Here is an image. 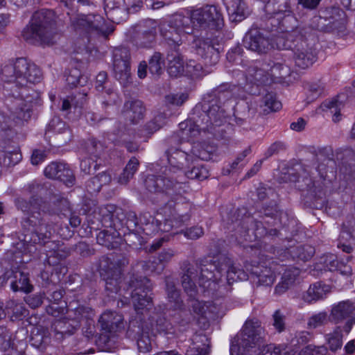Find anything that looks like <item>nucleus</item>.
Segmentation results:
<instances>
[{"mask_svg":"<svg viewBox=\"0 0 355 355\" xmlns=\"http://www.w3.org/2000/svg\"><path fill=\"white\" fill-rule=\"evenodd\" d=\"M70 21L75 31L85 33L89 37H107L114 30L113 26H106L103 18L99 15L72 14Z\"/></svg>","mask_w":355,"mask_h":355,"instance_id":"14","label":"nucleus"},{"mask_svg":"<svg viewBox=\"0 0 355 355\" xmlns=\"http://www.w3.org/2000/svg\"><path fill=\"white\" fill-rule=\"evenodd\" d=\"M265 4L264 10L269 17H279L291 10L290 0H260Z\"/></svg>","mask_w":355,"mask_h":355,"instance_id":"37","label":"nucleus"},{"mask_svg":"<svg viewBox=\"0 0 355 355\" xmlns=\"http://www.w3.org/2000/svg\"><path fill=\"white\" fill-rule=\"evenodd\" d=\"M196 265L200 269V286L204 288L205 292L216 297L226 295L234 282L246 280L249 277L247 272L235 266L232 259L224 254L209 260H199Z\"/></svg>","mask_w":355,"mask_h":355,"instance_id":"4","label":"nucleus"},{"mask_svg":"<svg viewBox=\"0 0 355 355\" xmlns=\"http://www.w3.org/2000/svg\"><path fill=\"white\" fill-rule=\"evenodd\" d=\"M158 219L153 217L149 212L141 213L139 216L138 230H141L147 235L156 234Z\"/></svg>","mask_w":355,"mask_h":355,"instance_id":"45","label":"nucleus"},{"mask_svg":"<svg viewBox=\"0 0 355 355\" xmlns=\"http://www.w3.org/2000/svg\"><path fill=\"white\" fill-rule=\"evenodd\" d=\"M12 344V332L6 327L0 326V350L10 349Z\"/></svg>","mask_w":355,"mask_h":355,"instance_id":"61","label":"nucleus"},{"mask_svg":"<svg viewBox=\"0 0 355 355\" xmlns=\"http://www.w3.org/2000/svg\"><path fill=\"white\" fill-rule=\"evenodd\" d=\"M220 33L214 32L205 35L194 36L191 48L207 65L216 64L220 59Z\"/></svg>","mask_w":355,"mask_h":355,"instance_id":"15","label":"nucleus"},{"mask_svg":"<svg viewBox=\"0 0 355 355\" xmlns=\"http://www.w3.org/2000/svg\"><path fill=\"white\" fill-rule=\"evenodd\" d=\"M42 189V184L32 182L26 188L31 194L29 199L17 197L15 200L17 209L28 215L21 221L19 239L23 242L42 245L49 243L51 232L44 216H58L60 218L69 216V223L72 227L80 225V217L71 214L70 202L67 198L55 195L46 200L37 195Z\"/></svg>","mask_w":355,"mask_h":355,"instance_id":"2","label":"nucleus"},{"mask_svg":"<svg viewBox=\"0 0 355 355\" xmlns=\"http://www.w3.org/2000/svg\"><path fill=\"white\" fill-rule=\"evenodd\" d=\"M1 78L4 82L3 94L14 98L10 105L12 118L0 110V137L6 144L17 135L15 127L23 125L31 119L33 101L37 98V94L28 88V84L40 83L42 73L35 64L19 58L1 68Z\"/></svg>","mask_w":355,"mask_h":355,"instance_id":"1","label":"nucleus"},{"mask_svg":"<svg viewBox=\"0 0 355 355\" xmlns=\"http://www.w3.org/2000/svg\"><path fill=\"white\" fill-rule=\"evenodd\" d=\"M224 2L232 21H241L250 14L245 0H224Z\"/></svg>","mask_w":355,"mask_h":355,"instance_id":"33","label":"nucleus"},{"mask_svg":"<svg viewBox=\"0 0 355 355\" xmlns=\"http://www.w3.org/2000/svg\"><path fill=\"white\" fill-rule=\"evenodd\" d=\"M268 74L257 64L250 65L246 71V80L259 87L268 83Z\"/></svg>","mask_w":355,"mask_h":355,"instance_id":"42","label":"nucleus"},{"mask_svg":"<svg viewBox=\"0 0 355 355\" xmlns=\"http://www.w3.org/2000/svg\"><path fill=\"white\" fill-rule=\"evenodd\" d=\"M330 17L329 19V33L342 35L346 31L347 17L345 12L338 7L329 8Z\"/></svg>","mask_w":355,"mask_h":355,"instance_id":"31","label":"nucleus"},{"mask_svg":"<svg viewBox=\"0 0 355 355\" xmlns=\"http://www.w3.org/2000/svg\"><path fill=\"white\" fill-rule=\"evenodd\" d=\"M132 302L137 312V316L130 320L126 332L128 338L136 340L140 352L146 353L151 349L150 327L148 322L141 315L152 305V284L146 277L132 272L129 282Z\"/></svg>","mask_w":355,"mask_h":355,"instance_id":"5","label":"nucleus"},{"mask_svg":"<svg viewBox=\"0 0 355 355\" xmlns=\"http://www.w3.org/2000/svg\"><path fill=\"white\" fill-rule=\"evenodd\" d=\"M250 279L258 286H270L275 281V275L269 268L255 267L250 272Z\"/></svg>","mask_w":355,"mask_h":355,"instance_id":"39","label":"nucleus"},{"mask_svg":"<svg viewBox=\"0 0 355 355\" xmlns=\"http://www.w3.org/2000/svg\"><path fill=\"white\" fill-rule=\"evenodd\" d=\"M130 53L124 46L116 47L113 50V71L114 77L121 83L128 82L130 76Z\"/></svg>","mask_w":355,"mask_h":355,"instance_id":"20","label":"nucleus"},{"mask_svg":"<svg viewBox=\"0 0 355 355\" xmlns=\"http://www.w3.org/2000/svg\"><path fill=\"white\" fill-rule=\"evenodd\" d=\"M290 253L294 259L307 261L310 260L315 254V249L309 245H299L293 248Z\"/></svg>","mask_w":355,"mask_h":355,"instance_id":"51","label":"nucleus"},{"mask_svg":"<svg viewBox=\"0 0 355 355\" xmlns=\"http://www.w3.org/2000/svg\"><path fill=\"white\" fill-rule=\"evenodd\" d=\"M123 318L116 311H105L100 317L98 323L106 333L117 331L123 326Z\"/></svg>","mask_w":355,"mask_h":355,"instance_id":"32","label":"nucleus"},{"mask_svg":"<svg viewBox=\"0 0 355 355\" xmlns=\"http://www.w3.org/2000/svg\"><path fill=\"white\" fill-rule=\"evenodd\" d=\"M329 292V286L316 282L309 286V289L302 294V298L305 302L312 304L324 299Z\"/></svg>","mask_w":355,"mask_h":355,"instance_id":"38","label":"nucleus"},{"mask_svg":"<svg viewBox=\"0 0 355 355\" xmlns=\"http://www.w3.org/2000/svg\"><path fill=\"white\" fill-rule=\"evenodd\" d=\"M44 175L52 180L62 182L68 187L73 186L76 178L69 164L62 162H52L47 165L44 171Z\"/></svg>","mask_w":355,"mask_h":355,"instance_id":"23","label":"nucleus"},{"mask_svg":"<svg viewBox=\"0 0 355 355\" xmlns=\"http://www.w3.org/2000/svg\"><path fill=\"white\" fill-rule=\"evenodd\" d=\"M194 162L198 159L208 161L210 159L209 154L206 148V143L196 144L191 150Z\"/></svg>","mask_w":355,"mask_h":355,"instance_id":"60","label":"nucleus"},{"mask_svg":"<svg viewBox=\"0 0 355 355\" xmlns=\"http://www.w3.org/2000/svg\"><path fill=\"white\" fill-rule=\"evenodd\" d=\"M175 252L172 249H164L157 254L151 261V267L158 273L164 270L166 266L171 261Z\"/></svg>","mask_w":355,"mask_h":355,"instance_id":"46","label":"nucleus"},{"mask_svg":"<svg viewBox=\"0 0 355 355\" xmlns=\"http://www.w3.org/2000/svg\"><path fill=\"white\" fill-rule=\"evenodd\" d=\"M193 26L198 28L217 30L223 25L220 12L215 6L207 5L192 10Z\"/></svg>","mask_w":355,"mask_h":355,"instance_id":"17","label":"nucleus"},{"mask_svg":"<svg viewBox=\"0 0 355 355\" xmlns=\"http://www.w3.org/2000/svg\"><path fill=\"white\" fill-rule=\"evenodd\" d=\"M87 89L84 88L81 92L69 97L67 99H64L62 103L61 110L63 112H68L71 105L75 107H82L87 101Z\"/></svg>","mask_w":355,"mask_h":355,"instance_id":"47","label":"nucleus"},{"mask_svg":"<svg viewBox=\"0 0 355 355\" xmlns=\"http://www.w3.org/2000/svg\"><path fill=\"white\" fill-rule=\"evenodd\" d=\"M166 27L162 29V35L168 40L169 49L167 52L166 60L168 61V73L171 77H178L183 74L184 71V56L182 55L180 46V40L178 35L174 37L171 35V32L166 31Z\"/></svg>","mask_w":355,"mask_h":355,"instance_id":"16","label":"nucleus"},{"mask_svg":"<svg viewBox=\"0 0 355 355\" xmlns=\"http://www.w3.org/2000/svg\"><path fill=\"white\" fill-rule=\"evenodd\" d=\"M58 33L55 15L52 10L40 9L34 12L20 37L33 45H52Z\"/></svg>","mask_w":355,"mask_h":355,"instance_id":"6","label":"nucleus"},{"mask_svg":"<svg viewBox=\"0 0 355 355\" xmlns=\"http://www.w3.org/2000/svg\"><path fill=\"white\" fill-rule=\"evenodd\" d=\"M330 17L329 8L322 11L319 16H314L309 25L304 26V35L309 37V35H317L316 31L329 33L330 28L329 19Z\"/></svg>","mask_w":355,"mask_h":355,"instance_id":"28","label":"nucleus"},{"mask_svg":"<svg viewBox=\"0 0 355 355\" xmlns=\"http://www.w3.org/2000/svg\"><path fill=\"white\" fill-rule=\"evenodd\" d=\"M318 39L316 35H309V37L302 35L291 42H284L282 49H290L293 52V60L297 67L306 69L316 61L317 51L315 45Z\"/></svg>","mask_w":355,"mask_h":355,"instance_id":"10","label":"nucleus"},{"mask_svg":"<svg viewBox=\"0 0 355 355\" xmlns=\"http://www.w3.org/2000/svg\"><path fill=\"white\" fill-rule=\"evenodd\" d=\"M262 103L267 107L264 111L276 112L282 107V103L277 99L276 94L268 92L262 98Z\"/></svg>","mask_w":355,"mask_h":355,"instance_id":"59","label":"nucleus"},{"mask_svg":"<svg viewBox=\"0 0 355 355\" xmlns=\"http://www.w3.org/2000/svg\"><path fill=\"white\" fill-rule=\"evenodd\" d=\"M46 132H53L56 134H65L67 137L64 142L67 143L71 139V131L67 126L64 121L58 117H55L49 122Z\"/></svg>","mask_w":355,"mask_h":355,"instance_id":"52","label":"nucleus"},{"mask_svg":"<svg viewBox=\"0 0 355 355\" xmlns=\"http://www.w3.org/2000/svg\"><path fill=\"white\" fill-rule=\"evenodd\" d=\"M245 209H238L231 216L232 230L240 242H252L268 235L267 223L261 218L246 215Z\"/></svg>","mask_w":355,"mask_h":355,"instance_id":"9","label":"nucleus"},{"mask_svg":"<svg viewBox=\"0 0 355 355\" xmlns=\"http://www.w3.org/2000/svg\"><path fill=\"white\" fill-rule=\"evenodd\" d=\"M148 326L151 334H154L156 332L168 334L170 333L171 330L173 329L171 323L165 318L160 315L157 316L155 320H152Z\"/></svg>","mask_w":355,"mask_h":355,"instance_id":"54","label":"nucleus"},{"mask_svg":"<svg viewBox=\"0 0 355 355\" xmlns=\"http://www.w3.org/2000/svg\"><path fill=\"white\" fill-rule=\"evenodd\" d=\"M67 318L56 320L52 324L55 335H60L62 338L64 336H71L78 329L81 322L85 320L89 325L87 333L92 336L94 332V310L84 305L78 304L76 302H71L67 306Z\"/></svg>","mask_w":355,"mask_h":355,"instance_id":"8","label":"nucleus"},{"mask_svg":"<svg viewBox=\"0 0 355 355\" xmlns=\"http://www.w3.org/2000/svg\"><path fill=\"white\" fill-rule=\"evenodd\" d=\"M165 26L166 31H171L172 33L171 35L175 37L176 34L178 35V40L182 44L180 38V33H184L186 34H191L193 32V28H196L193 26V19L192 18V12L189 17L183 15H177L172 20L168 23H164L161 25L160 33H162V28Z\"/></svg>","mask_w":355,"mask_h":355,"instance_id":"24","label":"nucleus"},{"mask_svg":"<svg viewBox=\"0 0 355 355\" xmlns=\"http://www.w3.org/2000/svg\"><path fill=\"white\" fill-rule=\"evenodd\" d=\"M128 263L129 259L124 255L102 256L99 259L98 271L107 291L116 293L119 291L123 270Z\"/></svg>","mask_w":355,"mask_h":355,"instance_id":"11","label":"nucleus"},{"mask_svg":"<svg viewBox=\"0 0 355 355\" xmlns=\"http://www.w3.org/2000/svg\"><path fill=\"white\" fill-rule=\"evenodd\" d=\"M67 84L69 85L70 88L77 87L78 86H80L84 88H87L88 90V87H85L87 82L88 78L87 76L83 75L80 70L78 69H72L69 71V74L66 78Z\"/></svg>","mask_w":355,"mask_h":355,"instance_id":"49","label":"nucleus"},{"mask_svg":"<svg viewBox=\"0 0 355 355\" xmlns=\"http://www.w3.org/2000/svg\"><path fill=\"white\" fill-rule=\"evenodd\" d=\"M33 285L31 284L28 273L14 270V275L10 288L12 291L30 293L33 291Z\"/></svg>","mask_w":355,"mask_h":355,"instance_id":"40","label":"nucleus"},{"mask_svg":"<svg viewBox=\"0 0 355 355\" xmlns=\"http://www.w3.org/2000/svg\"><path fill=\"white\" fill-rule=\"evenodd\" d=\"M189 220V216L181 215L178 216H173V218H166L163 222L157 220V232H169L175 228H178L182 225L185 222Z\"/></svg>","mask_w":355,"mask_h":355,"instance_id":"43","label":"nucleus"},{"mask_svg":"<svg viewBox=\"0 0 355 355\" xmlns=\"http://www.w3.org/2000/svg\"><path fill=\"white\" fill-rule=\"evenodd\" d=\"M340 172L346 181L355 180V156H352L347 162H342Z\"/></svg>","mask_w":355,"mask_h":355,"instance_id":"57","label":"nucleus"},{"mask_svg":"<svg viewBox=\"0 0 355 355\" xmlns=\"http://www.w3.org/2000/svg\"><path fill=\"white\" fill-rule=\"evenodd\" d=\"M297 21L292 14V10L277 17H268L262 28L268 32H280L284 37L279 38L277 44L291 42L304 35V26H297Z\"/></svg>","mask_w":355,"mask_h":355,"instance_id":"12","label":"nucleus"},{"mask_svg":"<svg viewBox=\"0 0 355 355\" xmlns=\"http://www.w3.org/2000/svg\"><path fill=\"white\" fill-rule=\"evenodd\" d=\"M271 73L273 76L278 78H286L291 74V69L288 66L277 62L271 67Z\"/></svg>","mask_w":355,"mask_h":355,"instance_id":"63","label":"nucleus"},{"mask_svg":"<svg viewBox=\"0 0 355 355\" xmlns=\"http://www.w3.org/2000/svg\"><path fill=\"white\" fill-rule=\"evenodd\" d=\"M235 88L234 85L224 83L207 94L193 109L190 119L180 123L182 137H195L204 131L216 139H225L227 114L223 105L233 97Z\"/></svg>","mask_w":355,"mask_h":355,"instance_id":"3","label":"nucleus"},{"mask_svg":"<svg viewBox=\"0 0 355 355\" xmlns=\"http://www.w3.org/2000/svg\"><path fill=\"white\" fill-rule=\"evenodd\" d=\"M122 113L125 118L130 121V123L137 124L140 120L144 119L146 113V107L143 102L140 100H129L125 102Z\"/></svg>","mask_w":355,"mask_h":355,"instance_id":"29","label":"nucleus"},{"mask_svg":"<svg viewBox=\"0 0 355 355\" xmlns=\"http://www.w3.org/2000/svg\"><path fill=\"white\" fill-rule=\"evenodd\" d=\"M258 217L269 225H275L277 222L282 223V215L283 211L279 208L275 200H272L269 204L264 205L261 209L257 211Z\"/></svg>","mask_w":355,"mask_h":355,"instance_id":"30","label":"nucleus"},{"mask_svg":"<svg viewBox=\"0 0 355 355\" xmlns=\"http://www.w3.org/2000/svg\"><path fill=\"white\" fill-rule=\"evenodd\" d=\"M146 189L151 193L166 192L169 195H182L186 192L183 173L173 176L165 170L164 175H149L145 180Z\"/></svg>","mask_w":355,"mask_h":355,"instance_id":"13","label":"nucleus"},{"mask_svg":"<svg viewBox=\"0 0 355 355\" xmlns=\"http://www.w3.org/2000/svg\"><path fill=\"white\" fill-rule=\"evenodd\" d=\"M192 343L187 349L186 355H207L208 353V341L204 334H195L191 338Z\"/></svg>","mask_w":355,"mask_h":355,"instance_id":"41","label":"nucleus"},{"mask_svg":"<svg viewBox=\"0 0 355 355\" xmlns=\"http://www.w3.org/2000/svg\"><path fill=\"white\" fill-rule=\"evenodd\" d=\"M50 337L44 331L35 329L31 331V345L40 350H44L50 343Z\"/></svg>","mask_w":355,"mask_h":355,"instance_id":"53","label":"nucleus"},{"mask_svg":"<svg viewBox=\"0 0 355 355\" xmlns=\"http://www.w3.org/2000/svg\"><path fill=\"white\" fill-rule=\"evenodd\" d=\"M265 331L256 318L246 320L240 334L232 340L231 355H260L265 343Z\"/></svg>","mask_w":355,"mask_h":355,"instance_id":"7","label":"nucleus"},{"mask_svg":"<svg viewBox=\"0 0 355 355\" xmlns=\"http://www.w3.org/2000/svg\"><path fill=\"white\" fill-rule=\"evenodd\" d=\"M24 243L27 245H34L33 243H28L26 242H24ZM38 245L41 246H46L47 248H49V250H46V252H50L60 261L66 259L69 255V250L59 248L58 245L54 241H52L51 239H49V243H45L44 245Z\"/></svg>","mask_w":355,"mask_h":355,"instance_id":"58","label":"nucleus"},{"mask_svg":"<svg viewBox=\"0 0 355 355\" xmlns=\"http://www.w3.org/2000/svg\"><path fill=\"white\" fill-rule=\"evenodd\" d=\"M340 236L341 241L355 243V218L353 216H348L343 222Z\"/></svg>","mask_w":355,"mask_h":355,"instance_id":"50","label":"nucleus"},{"mask_svg":"<svg viewBox=\"0 0 355 355\" xmlns=\"http://www.w3.org/2000/svg\"><path fill=\"white\" fill-rule=\"evenodd\" d=\"M97 243L107 249L119 248L122 239L119 233L114 229L103 230L96 235Z\"/></svg>","mask_w":355,"mask_h":355,"instance_id":"36","label":"nucleus"},{"mask_svg":"<svg viewBox=\"0 0 355 355\" xmlns=\"http://www.w3.org/2000/svg\"><path fill=\"white\" fill-rule=\"evenodd\" d=\"M107 74L105 71H101L96 76L95 87L97 91L103 92L105 90V93L109 96L108 100H105L102 103L103 108L107 109L113 107L116 103L117 95L111 88H107Z\"/></svg>","mask_w":355,"mask_h":355,"instance_id":"35","label":"nucleus"},{"mask_svg":"<svg viewBox=\"0 0 355 355\" xmlns=\"http://www.w3.org/2000/svg\"><path fill=\"white\" fill-rule=\"evenodd\" d=\"M272 326L275 329L282 333L286 329V315L279 310H276L272 315Z\"/></svg>","mask_w":355,"mask_h":355,"instance_id":"62","label":"nucleus"},{"mask_svg":"<svg viewBox=\"0 0 355 355\" xmlns=\"http://www.w3.org/2000/svg\"><path fill=\"white\" fill-rule=\"evenodd\" d=\"M157 31L155 26H139L131 37V42L138 49H150L156 44Z\"/></svg>","mask_w":355,"mask_h":355,"instance_id":"25","label":"nucleus"},{"mask_svg":"<svg viewBox=\"0 0 355 355\" xmlns=\"http://www.w3.org/2000/svg\"><path fill=\"white\" fill-rule=\"evenodd\" d=\"M165 123V117L163 114H158L151 121L146 123L144 127L139 129L138 135L139 137H150L156 131L159 130Z\"/></svg>","mask_w":355,"mask_h":355,"instance_id":"44","label":"nucleus"},{"mask_svg":"<svg viewBox=\"0 0 355 355\" xmlns=\"http://www.w3.org/2000/svg\"><path fill=\"white\" fill-rule=\"evenodd\" d=\"M330 317L336 324L345 322L343 330L349 334L355 324V302L347 300L335 304L331 309Z\"/></svg>","mask_w":355,"mask_h":355,"instance_id":"19","label":"nucleus"},{"mask_svg":"<svg viewBox=\"0 0 355 355\" xmlns=\"http://www.w3.org/2000/svg\"><path fill=\"white\" fill-rule=\"evenodd\" d=\"M261 28H252L245 34L243 40V46L258 54H266L271 49L269 37L265 35Z\"/></svg>","mask_w":355,"mask_h":355,"instance_id":"22","label":"nucleus"},{"mask_svg":"<svg viewBox=\"0 0 355 355\" xmlns=\"http://www.w3.org/2000/svg\"><path fill=\"white\" fill-rule=\"evenodd\" d=\"M169 167L166 169L173 176H179L181 173L184 174V170L186 168H190L194 163L191 153H186L181 149L170 148L166 152Z\"/></svg>","mask_w":355,"mask_h":355,"instance_id":"21","label":"nucleus"},{"mask_svg":"<svg viewBox=\"0 0 355 355\" xmlns=\"http://www.w3.org/2000/svg\"><path fill=\"white\" fill-rule=\"evenodd\" d=\"M180 269L181 282L184 291L188 296H195L198 293L194 283L198 274L196 268L189 261H185L182 263Z\"/></svg>","mask_w":355,"mask_h":355,"instance_id":"26","label":"nucleus"},{"mask_svg":"<svg viewBox=\"0 0 355 355\" xmlns=\"http://www.w3.org/2000/svg\"><path fill=\"white\" fill-rule=\"evenodd\" d=\"M104 9L107 19L115 24L125 21L130 13L121 0H105Z\"/></svg>","mask_w":355,"mask_h":355,"instance_id":"27","label":"nucleus"},{"mask_svg":"<svg viewBox=\"0 0 355 355\" xmlns=\"http://www.w3.org/2000/svg\"><path fill=\"white\" fill-rule=\"evenodd\" d=\"M343 327H337L332 333L327 336V343L329 349L332 352H336L338 349H340L343 346Z\"/></svg>","mask_w":355,"mask_h":355,"instance_id":"55","label":"nucleus"},{"mask_svg":"<svg viewBox=\"0 0 355 355\" xmlns=\"http://www.w3.org/2000/svg\"><path fill=\"white\" fill-rule=\"evenodd\" d=\"M148 70L153 75H159L162 72L165 62L162 54L155 52L148 61Z\"/></svg>","mask_w":355,"mask_h":355,"instance_id":"56","label":"nucleus"},{"mask_svg":"<svg viewBox=\"0 0 355 355\" xmlns=\"http://www.w3.org/2000/svg\"><path fill=\"white\" fill-rule=\"evenodd\" d=\"M327 351V348L324 345L315 346L308 345L302 349L300 355H325Z\"/></svg>","mask_w":355,"mask_h":355,"instance_id":"64","label":"nucleus"},{"mask_svg":"<svg viewBox=\"0 0 355 355\" xmlns=\"http://www.w3.org/2000/svg\"><path fill=\"white\" fill-rule=\"evenodd\" d=\"M184 175L185 178L186 183L187 178L201 181L207 179L209 174L207 168L194 162L192 165H191L190 168H186L185 170H184Z\"/></svg>","mask_w":355,"mask_h":355,"instance_id":"48","label":"nucleus"},{"mask_svg":"<svg viewBox=\"0 0 355 355\" xmlns=\"http://www.w3.org/2000/svg\"><path fill=\"white\" fill-rule=\"evenodd\" d=\"M300 275V270L296 267L287 268L281 278V281L275 288V293L282 295L292 287Z\"/></svg>","mask_w":355,"mask_h":355,"instance_id":"34","label":"nucleus"},{"mask_svg":"<svg viewBox=\"0 0 355 355\" xmlns=\"http://www.w3.org/2000/svg\"><path fill=\"white\" fill-rule=\"evenodd\" d=\"M165 283L168 306L173 310L179 311L178 316L182 318H175V321L182 326L189 324L192 320L193 315L184 308L180 290L176 288L174 282L170 277L166 278Z\"/></svg>","mask_w":355,"mask_h":355,"instance_id":"18","label":"nucleus"}]
</instances>
